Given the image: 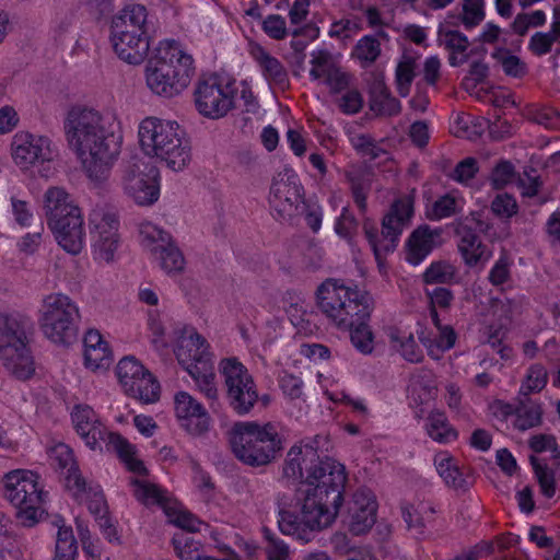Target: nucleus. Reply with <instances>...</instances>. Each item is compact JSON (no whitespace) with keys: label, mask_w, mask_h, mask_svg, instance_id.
Masks as SVG:
<instances>
[{"label":"nucleus","mask_w":560,"mask_h":560,"mask_svg":"<svg viewBox=\"0 0 560 560\" xmlns=\"http://www.w3.org/2000/svg\"><path fill=\"white\" fill-rule=\"evenodd\" d=\"M346 482L345 465L332 457H323L308 468L307 479L295 490L296 510L279 512L281 533L310 542L319 532L330 527L343 503Z\"/></svg>","instance_id":"nucleus-1"},{"label":"nucleus","mask_w":560,"mask_h":560,"mask_svg":"<svg viewBox=\"0 0 560 560\" xmlns=\"http://www.w3.org/2000/svg\"><path fill=\"white\" fill-rule=\"evenodd\" d=\"M110 127L98 112L89 108H72L65 120L69 145L95 179L105 175L120 152L121 136Z\"/></svg>","instance_id":"nucleus-2"},{"label":"nucleus","mask_w":560,"mask_h":560,"mask_svg":"<svg viewBox=\"0 0 560 560\" xmlns=\"http://www.w3.org/2000/svg\"><path fill=\"white\" fill-rule=\"evenodd\" d=\"M229 442L240 462L250 467H261L281 455L285 439L280 423L240 421L229 431Z\"/></svg>","instance_id":"nucleus-3"},{"label":"nucleus","mask_w":560,"mask_h":560,"mask_svg":"<svg viewBox=\"0 0 560 560\" xmlns=\"http://www.w3.org/2000/svg\"><path fill=\"white\" fill-rule=\"evenodd\" d=\"M194 72L192 57L177 42L163 40L145 67V81L154 94L172 98L189 85Z\"/></svg>","instance_id":"nucleus-4"},{"label":"nucleus","mask_w":560,"mask_h":560,"mask_svg":"<svg viewBox=\"0 0 560 560\" xmlns=\"http://www.w3.org/2000/svg\"><path fill=\"white\" fill-rule=\"evenodd\" d=\"M138 135L143 152L164 162L168 168L178 172L190 162L189 139L176 121L147 117L140 122Z\"/></svg>","instance_id":"nucleus-5"},{"label":"nucleus","mask_w":560,"mask_h":560,"mask_svg":"<svg viewBox=\"0 0 560 560\" xmlns=\"http://www.w3.org/2000/svg\"><path fill=\"white\" fill-rule=\"evenodd\" d=\"M316 305L338 329L351 328L360 319H370L372 313L371 296L366 292L331 278L317 288Z\"/></svg>","instance_id":"nucleus-6"},{"label":"nucleus","mask_w":560,"mask_h":560,"mask_svg":"<svg viewBox=\"0 0 560 560\" xmlns=\"http://www.w3.org/2000/svg\"><path fill=\"white\" fill-rule=\"evenodd\" d=\"M45 213L58 245L68 254H80L85 245L83 217L63 188L51 187L46 191Z\"/></svg>","instance_id":"nucleus-7"},{"label":"nucleus","mask_w":560,"mask_h":560,"mask_svg":"<svg viewBox=\"0 0 560 560\" xmlns=\"http://www.w3.org/2000/svg\"><path fill=\"white\" fill-rule=\"evenodd\" d=\"M413 205L411 195L395 199L382 219L381 231L372 219L363 220L362 230L380 269L385 266L386 256L396 250L404 230L410 225Z\"/></svg>","instance_id":"nucleus-8"},{"label":"nucleus","mask_w":560,"mask_h":560,"mask_svg":"<svg viewBox=\"0 0 560 560\" xmlns=\"http://www.w3.org/2000/svg\"><path fill=\"white\" fill-rule=\"evenodd\" d=\"M31 319L22 314H0V361L19 380L34 373L33 359L27 348Z\"/></svg>","instance_id":"nucleus-9"},{"label":"nucleus","mask_w":560,"mask_h":560,"mask_svg":"<svg viewBox=\"0 0 560 560\" xmlns=\"http://www.w3.org/2000/svg\"><path fill=\"white\" fill-rule=\"evenodd\" d=\"M39 476L24 469L3 477V495L15 508V517L24 527H33L43 516L47 492L38 485Z\"/></svg>","instance_id":"nucleus-10"},{"label":"nucleus","mask_w":560,"mask_h":560,"mask_svg":"<svg viewBox=\"0 0 560 560\" xmlns=\"http://www.w3.org/2000/svg\"><path fill=\"white\" fill-rule=\"evenodd\" d=\"M38 312L39 328L51 342L69 346L77 340L81 315L79 306L68 295H45Z\"/></svg>","instance_id":"nucleus-11"},{"label":"nucleus","mask_w":560,"mask_h":560,"mask_svg":"<svg viewBox=\"0 0 560 560\" xmlns=\"http://www.w3.org/2000/svg\"><path fill=\"white\" fill-rule=\"evenodd\" d=\"M220 371L224 376L225 397L231 409L238 416L248 415L259 400L253 376L236 359H223Z\"/></svg>","instance_id":"nucleus-12"},{"label":"nucleus","mask_w":560,"mask_h":560,"mask_svg":"<svg viewBox=\"0 0 560 560\" xmlns=\"http://www.w3.org/2000/svg\"><path fill=\"white\" fill-rule=\"evenodd\" d=\"M303 201V187L298 175L289 168L279 172L272 179L268 202L272 217L288 222L299 213Z\"/></svg>","instance_id":"nucleus-13"},{"label":"nucleus","mask_w":560,"mask_h":560,"mask_svg":"<svg viewBox=\"0 0 560 560\" xmlns=\"http://www.w3.org/2000/svg\"><path fill=\"white\" fill-rule=\"evenodd\" d=\"M139 240L141 246L159 260L160 267L166 273H179L184 270L185 258L170 233L145 222L139 226Z\"/></svg>","instance_id":"nucleus-14"},{"label":"nucleus","mask_w":560,"mask_h":560,"mask_svg":"<svg viewBox=\"0 0 560 560\" xmlns=\"http://www.w3.org/2000/svg\"><path fill=\"white\" fill-rule=\"evenodd\" d=\"M429 296L433 306L431 308V317L439 334L431 338L429 332L421 330L418 337L428 349V354L439 360L443 352L450 350L455 345V331L451 324L442 323L441 313L435 310V306H439L442 312H446L453 300V293L448 289L438 287L429 293Z\"/></svg>","instance_id":"nucleus-15"},{"label":"nucleus","mask_w":560,"mask_h":560,"mask_svg":"<svg viewBox=\"0 0 560 560\" xmlns=\"http://www.w3.org/2000/svg\"><path fill=\"white\" fill-rule=\"evenodd\" d=\"M158 171L138 159L125 165L122 187L125 192L139 206H151L160 196Z\"/></svg>","instance_id":"nucleus-16"},{"label":"nucleus","mask_w":560,"mask_h":560,"mask_svg":"<svg viewBox=\"0 0 560 560\" xmlns=\"http://www.w3.org/2000/svg\"><path fill=\"white\" fill-rule=\"evenodd\" d=\"M194 100L200 115L218 119L234 106V90L230 84L223 86L219 77L212 75L197 82Z\"/></svg>","instance_id":"nucleus-17"},{"label":"nucleus","mask_w":560,"mask_h":560,"mask_svg":"<svg viewBox=\"0 0 560 560\" xmlns=\"http://www.w3.org/2000/svg\"><path fill=\"white\" fill-rule=\"evenodd\" d=\"M92 225V247L94 259L105 262L114 260L119 246V220L114 212H94L90 219Z\"/></svg>","instance_id":"nucleus-18"},{"label":"nucleus","mask_w":560,"mask_h":560,"mask_svg":"<svg viewBox=\"0 0 560 560\" xmlns=\"http://www.w3.org/2000/svg\"><path fill=\"white\" fill-rule=\"evenodd\" d=\"M11 147L12 158L21 170H28L36 163L50 162L57 155L48 137L24 131L13 137Z\"/></svg>","instance_id":"nucleus-19"},{"label":"nucleus","mask_w":560,"mask_h":560,"mask_svg":"<svg viewBox=\"0 0 560 560\" xmlns=\"http://www.w3.org/2000/svg\"><path fill=\"white\" fill-rule=\"evenodd\" d=\"M71 419L77 433L91 450L101 448V442H104L107 447L110 435H118L107 430L90 406H75L71 412Z\"/></svg>","instance_id":"nucleus-20"},{"label":"nucleus","mask_w":560,"mask_h":560,"mask_svg":"<svg viewBox=\"0 0 560 560\" xmlns=\"http://www.w3.org/2000/svg\"><path fill=\"white\" fill-rule=\"evenodd\" d=\"M175 413L180 425L191 435H201L210 428L211 418L201 402L186 392L175 395Z\"/></svg>","instance_id":"nucleus-21"},{"label":"nucleus","mask_w":560,"mask_h":560,"mask_svg":"<svg viewBox=\"0 0 560 560\" xmlns=\"http://www.w3.org/2000/svg\"><path fill=\"white\" fill-rule=\"evenodd\" d=\"M110 42L118 58L129 65H140L150 49L148 32L128 34L127 31L110 30Z\"/></svg>","instance_id":"nucleus-22"},{"label":"nucleus","mask_w":560,"mask_h":560,"mask_svg":"<svg viewBox=\"0 0 560 560\" xmlns=\"http://www.w3.org/2000/svg\"><path fill=\"white\" fill-rule=\"evenodd\" d=\"M48 456L51 466L59 469L65 476L67 489L77 490V494L86 491V481L80 472L72 450L67 444L58 443L54 445L49 448Z\"/></svg>","instance_id":"nucleus-23"},{"label":"nucleus","mask_w":560,"mask_h":560,"mask_svg":"<svg viewBox=\"0 0 560 560\" xmlns=\"http://www.w3.org/2000/svg\"><path fill=\"white\" fill-rule=\"evenodd\" d=\"M377 502L372 491L359 489L353 494L350 508V532L353 535H362L369 532L376 522Z\"/></svg>","instance_id":"nucleus-24"},{"label":"nucleus","mask_w":560,"mask_h":560,"mask_svg":"<svg viewBox=\"0 0 560 560\" xmlns=\"http://www.w3.org/2000/svg\"><path fill=\"white\" fill-rule=\"evenodd\" d=\"M441 232V229H431L428 224L415 229L406 242V260L419 265L438 245Z\"/></svg>","instance_id":"nucleus-25"},{"label":"nucleus","mask_w":560,"mask_h":560,"mask_svg":"<svg viewBox=\"0 0 560 560\" xmlns=\"http://www.w3.org/2000/svg\"><path fill=\"white\" fill-rule=\"evenodd\" d=\"M175 355L178 363L190 372L195 365H199L202 361H212L208 351L207 340L196 331H191L189 336H182L178 339L175 349Z\"/></svg>","instance_id":"nucleus-26"},{"label":"nucleus","mask_w":560,"mask_h":560,"mask_svg":"<svg viewBox=\"0 0 560 560\" xmlns=\"http://www.w3.org/2000/svg\"><path fill=\"white\" fill-rule=\"evenodd\" d=\"M307 452L298 443L292 445L287 453L282 465V477L298 482H304L307 479L308 468L322 462L323 457L308 458Z\"/></svg>","instance_id":"nucleus-27"},{"label":"nucleus","mask_w":560,"mask_h":560,"mask_svg":"<svg viewBox=\"0 0 560 560\" xmlns=\"http://www.w3.org/2000/svg\"><path fill=\"white\" fill-rule=\"evenodd\" d=\"M369 106L377 116H396L401 110L400 102L392 95L382 80L372 83L369 92Z\"/></svg>","instance_id":"nucleus-28"},{"label":"nucleus","mask_w":560,"mask_h":560,"mask_svg":"<svg viewBox=\"0 0 560 560\" xmlns=\"http://www.w3.org/2000/svg\"><path fill=\"white\" fill-rule=\"evenodd\" d=\"M148 12L142 4L126 7L112 20L110 30L127 31L128 34L148 32Z\"/></svg>","instance_id":"nucleus-29"},{"label":"nucleus","mask_w":560,"mask_h":560,"mask_svg":"<svg viewBox=\"0 0 560 560\" xmlns=\"http://www.w3.org/2000/svg\"><path fill=\"white\" fill-rule=\"evenodd\" d=\"M408 399L411 407L428 405L436 393V386L430 371L412 374L408 387Z\"/></svg>","instance_id":"nucleus-30"},{"label":"nucleus","mask_w":560,"mask_h":560,"mask_svg":"<svg viewBox=\"0 0 560 560\" xmlns=\"http://www.w3.org/2000/svg\"><path fill=\"white\" fill-rule=\"evenodd\" d=\"M188 374L195 381L199 392L210 401V408L215 409L219 393L212 361L201 360L199 365H195Z\"/></svg>","instance_id":"nucleus-31"},{"label":"nucleus","mask_w":560,"mask_h":560,"mask_svg":"<svg viewBox=\"0 0 560 560\" xmlns=\"http://www.w3.org/2000/svg\"><path fill=\"white\" fill-rule=\"evenodd\" d=\"M253 56L258 62L260 70L267 81L281 88L288 86V72L276 57L271 56L261 47H258L253 52Z\"/></svg>","instance_id":"nucleus-32"},{"label":"nucleus","mask_w":560,"mask_h":560,"mask_svg":"<svg viewBox=\"0 0 560 560\" xmlns=\"http://www.w3.org/2000/svg\"><path fill=\"white\" fill-rule=\"evenodd\" d=\"M107 450L116 452L130 471L147 475L148 470L142 460L135 457V447L119 433L118 435H110Z\"/></svg>","instance_id":"nucleus-33"},{"label":"nucleus","mask_w":560,"mask_h":560,"mask_svg":"<svg viewBox=\"0 0 560 560\" xmlns=\"http://www.w3.org/2000/svg\"><path fill=\"white\" fill-rule=\"evenodd\" d=\"M148 370L135 357L122 358L116 366V375L124 392H133V384Z\"/></svg>","instance_id":"nucleus-34"},{"label":"nucleus","mask_w":560,"mask_h":560,"mask_svg":"<svg viewBox=\"0 0 560 560\" xmlns=\"http://www.w3.org/2000/svg\"><path fill=\"white\" fill-rule=\"evenodd\" d=\"M417 58L404 54L398 61L395 70V82L397 92L401 97H406L410 92L411 83L416 77Z\"/></svg>","instance_id":"nucleus-35"},{"label":"nucleus","mask_w":560,"mask_h":560,"mask_svg":"<svg viewBox=\"0 0 560 560\" xmlns=\"http://www.w3.org/2000/svg\"><path fill=\"white\" fill-rule=\"evenodd\" d=\"M459 252L469 266L485 264L490 257L491 252L482 245L474 234H467L462 237Z\"/></svg>","instance_id":"nucleus-36"},{"label":"nucleus","mask_w":560,"mask_h":560,"mask_svg":"<svg viewBox=\"0 0 560 560\" xmlns=\"http://www.w3.org/2000/svg\"><path fill=\"white\" fill-rule=\"evenodd\" d=\"M388 338L392 347L408 362L419 363L423 359L422 350L417 345L412 335L400 336L398 329H390Z\"/></svg>","instance_id":"nucleus-37"},{"label":"nucleus","mask_w":560,"mask_h":560,"mask_svg":"<svg viewBox=\"0 0 560 560\" xmlns=\"http://www.w3.org/2000/svg\"><path fill=\"white\" fill-rule=\"evenodd\" d=\"M125 394L144 404H152L159 400L160 384L148 370L143 376L135 381L133 392H125Z\"/></svg>","instance_id":"nucleus-38"},{"label":"nucleus","mask_w":560,"mask_h":560,"mask_svg":"<svg viewBox=\"0 0 560 560\" xmlns=\"http://www.w3.org/2000/svg\"><path fill=\"white\" fill-rule=\"evenodd\" d=\"M130 483L133 487V495L139 502L144 505L158 504L166 510V498L156 485L136 478L131 479Z\"/></svg>","instance_id":"nucleus-39"},{"label":"nucleus","mask_w":560,"mask_h":560,"mask_svg":"<svg viewBox=\"0 0 560 560\" xmlns=\"http://www.w3.org/2000/svg\"><path fill=\"white\" fill-rule=\"evenodd\" d=\"M370 319H360L351 325V328L345 330L350 331V340L352 346L363 354L372 353L373 346V332L369 326Z\"/></svg>","instance_id":"nucleus-40"},{"label":"nucleus","mask_w":560,"mask_h":560,"mask_svg":"<svg viewBox=\"0 0 560 560\" xmlns=\"http://www.w3.org/2000/svg\"><path fill=\"white\" fill-rule=\"evenodd\" d=\"M78 545L71 527L59 526L52 560H75Z\"/></svg>","instance_id":"nucleus-41"},{"label":"nucleus","mask_w":560,"mask_h":560,"mask_svg":"<svg viewBox=\"0 0 560 560\" xmlns=\"http://www.w3.org/2000/svg\"><path fill=\"white\" fill-rule=\"evenodd\" d=\"M486 18L485 0H463L460 22L465 28L479 25Z\"/></svg>","instance_id":"nucleus-42"},{"label":"nucleus","mask_w":560,"mask_h":560,"mask_svg":"<svg viewBox=\"0 0 560 560\" xmlns=\"http://www.w3.org/2000/svg\"><path fill=\"white\" fill-rule=\"evenodd\" d=\"M353 55L362 62L372 65L381 55V43L372 35H365L358 40Z\"/></svg>","instance_id":"nucleus-43"},{"label":"nucleus","mask_w":560,"mask_h":560,"mask_svg":"<svg viewBox=\"0 0 560 560\" xmlns=\"http://www.w3.org/2000/svg\"><path fill=\"white\" fill-rule=\"evenodd\" d=\"M174 549L182 560H203L200 555V542L187 535H176L173 540Z\"/></svg>","instance_id":"nucleus-44"},{"label":"nucleus","mask_w":560,"mask_h":560,"mask_svg":"<svg viewBox=\"0 0 560 560\" xmlns=\"http://www.w3.org/2000/svg\"><path fill=\"white\" fill-rule=\"evenodd\" d=\"M541 419V408L537 404H524L516 409L515 427L521 430H527L539 424Z\"/></svg>","instance_id":"nucleus-45"},{"label":"nucleus","mask_w":560,"mask_h":560,"mask_svg":"<svg viewBox=\"0 0 560 560\" xmlns=\"http://www.w3.org/2000/svg\"><path fill=\"white\" fill-rule=\"evenodd\" d=\"M113 361L112 351L108 343L101 347H95L84 350V364L88 369L93 371L100 369H107Z\"/></svg>","instance_id":"nucleus-46"},{"label":"nucleus","mask_w":560,"mask_h":560,"mask_svg":"<svg viewBox=\"0 0 560 560\" xmlns=\"http://www.w3.org/2000/svg\"><path fill=\"white\" fill-rule=\"evenodd\" d=\"M493 57L502 67L503 71L511 77H523L526 73V65L506 49H498Z\"/></svg>","instance_id":"nucleus-47"},{"label":"nucleus","mask_w":560,"mask_h":560,"mask_svg":"<svg viewBox=\"0 0 560 560\" xmlns=\"http://www.w3.org/2000/svg\"><path fill=\"white\" fill-rule=\"evenodd\" d=\"M359 228V222L348 207H343L340 215L335 223V232L338 236L345 238L349 244L352 243Z\"/></svg>","instance_id":"nucleus-48"},{"label":"nucleus","mask_w":560,"mask_h":560,"mask_svg":"<svg viewBox=\"0 0 560 560\" xmlns=\"http://www.w3.org/2000/svg\"><path fill=\"white\" fill-rule=\"evenodd\" d=\"M73 491L74 497L78 500L84 499L86 501L88 509L90 513L94 515V517L106 514L108 512L104 494L98 487L92 488L86 485V491L81 494H77V490Z\"/></svg>","instance_id":"nucleus-49"},{"label":"nucleus","mask_w":560,"mask_h":560,"mask_svg":"<svg viewBox=\"0 0 560 560\" xmlns=\"http://www.w3.org/2000/svg\"><path fill=\"white\" fill-rule=\"evenodd\" d=\"M310 455L308 458L313 457H329L327 453L331 448V442L327 434H316L312 438H305L298 442Z\"/></svg>","instance_id":"nucleus-50"},{"label":"nucleus","mask_w":560,"mask_h":560,"mask_svg":"<svg viewBox=\"0 0 560 560\" xmlns=\"http://www.w3.org/2000/svg\"><path fill=\"white\" fill-rule=\"evenodd\" d=\"M352 145L359 154L368 158L370 161H374L387 154L386 150L381 148L369 135H358L352 139Z\"/></svg>","instance_id":"nucleus-51"},{"label":"nucleus","mask_w":560,"mask_h":560,"mask_svg":"<svg viewBox=\"0 0 560 560\" xmlns=\"http://www.w3.org/2000/svg\"><path fill=\"white\" fill-rule=\"evenodd\" d=\"M311 63L313 67L310 71V77L314 81L325 77L332 68L337 66L332 60L331 54L326 49L313 51Z\"/></svg>","instance_id":"nucleus-52"},{"label":"nucleus","mask_w":560,"mask_h":560,"mask_svg":"<svg viewBox=\"0 0 560 560\" xmlns=\"http://www.w3.org/2000/svg\"><path fill=\"white\" fill-rule=\"evenodd\" d=\"M508 338V328L501 324L498 327L491 326L488 334V342L497 350L502 360L509 361L513 358V350L503 340Z\"/></svg>","instance_id":"nucleus-53"},{"label":"nucleus","mask_w":560,"mask_h":560,"mask_svg":"<svg viewBox=\"0 0 560 560\" xmlns=\"http://www.w3.org/2000/svg\"><path fill=\"white\" fill-rule=\"evenodd\" d=\"M264 535L267 540L268 560H289V546L268 528H264Z\"/></svg>","instance_id":"nucleus-54"},{"label":"nucleus","mask_w":560,"mask_h":560,"mask_svg":"<svg viewBox=\"0 0 560 560\" xmlns=\"http://www.w3.org/2000/svg\"><path fill=\"white\" fill-rule=\"evenodd\" d=\"M547 384V372L540 365H533L529 368L526 377L521 386V393L524 395L539 392Z\"/></svg>","instance_id":"nucleus-55"},{"label":"nucleus","mask_w":560,"mask_h":560,"mask_svg":"<svg viewBox=\"0 0 560 560\" xmlns=\"http://www.w3.org/2000/svg\"><path fill=\"white\" fill-rule=\"evenodd\" d=\"M530 463L542 493L548 498L552 497L555 493L552 472L548 469L542 459L537 456H530Z\"/></svg>","instance_id":"nucleus-56"},{"label":"nucleus","mask_w":560,"mask_h":560,"mask_svg":"<svg viewBox=\"0 0 560 560\" xmlns=\"http://www.w3.org/2000/svg\"><path fill=\"white\" fill-rule=\"evenodd\" d=\"M560 35V27H555V21L552 22V30L548 33L538 32L535 33L529 40L530 50L538 56L546 55L553 42L556 40V35Z\"/></svg>","instance_id":"nucleus-57"},{"label":"nucleus","mask_w":560,"mask_h":560,"mask_svg":"<svg viewBox=\"0 0 560 560\" xmlns=\"http://www.w3.org/2000/svg\"><path fill=\"white\" fill-rule=\"evenodd\" d=\"M434 512L435 511L433 508L424 505L421 506V511L408 505L401 508L402 518L406 522L408 528H416L419 534L423 532L425 521L428 520V516L424 517L422 513L433 514Z\"/></svg>","instance_id":"nucleus-58"},{"label":"nucleus","mask_w":560,"mask_h":560,"mask_svg":"<svg viewBox=\"0 0 560 560\" xmlns=\"http://www.w3.org/2000/svg\"><path fill=\"white\" fill-rule=\"evenodd\" d=\"M434 465L438 474L448 487L455 486V462L453 456L447 452H440L434 456Z\"/></svg>","instance_id":"nucleus-59"},{"label":"nucleus","mask_w":560,"mask_h":560,"mask_svg":"<svg viewBox=\"0 0 560 560\" xmlns=\"http://www.w3.org/2000/svg\"><path fill=\"white\" fill-rule=\"evenodd\" d=\"M454 276V269L451 265L442 261L433 262L424 271L423 280L425 283H446Z\"/></svg>","instance_id":"nucleus-60"},{"label":"nucleus","mask_w":560,"mask_h":560,"mask_svg":"<svg viewBox=\"0 0 560 560\" xmlns=\"http://www.w3.org/2000/svg\"><path fill=\"white\" fill-rule=\"evenodd\" d=\"M279 387L281 388L284 396L291 400L298 399L303 394V381L291 373L283 372L279 376Z\"/></svg>","instance_id":"nucleus-61"},{"label":"nucleus","mask_w":560,"mask_h":560,"mask_svg":"<svg viewBox=\"0 0 560 560\" xmlns=\"http://www.w3.org/2000/svg\"><path fill=\"white\" fill-rule=\"evenodd\" d=\"M428 433L433 440L441 443L445 442L446 438L451 433H453V430L448 427L446 422V417L444 416V413L436 412L431 415L428 427Z\"/></svg>","instance_id":"nucleus-62"},{"label":"nucleus","mask_w":560,"mask_h":560,"mask_svg":"<svg viewBox=\"0 0 560 560\" xmlns=\"http://www.w3.org/2000/svg\"><path fill=\"white\" fill-rule=\"evenodd\" d=\"M491 209L497 217L501 219H509L516 214L517 203L512 196L502 194L494 198Z\"/></svg>","instance_id":"nucleus-63"},{"label":"nucleus","mask_w":560,"mask_h":560,"mask_svg":"<svg viewBox=\"0 0 560 560\" xmlns=\"http://www.w3.org/2000/svg\"><path fill=\"white\" fill-rule=\"evenodd\" d=\"M264 32L272 39H283L287 34L285 20L279 14H270L262 22Z\"/></svg>","instance_id":"nucleus-64"}]
</instances>
